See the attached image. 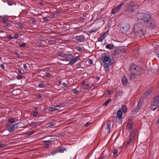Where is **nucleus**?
<instances>
[{
	"label": "nucleus",
	"instance_id": "obj_1",
	"mask_svg": "<svg viewBox=\"0 0 159 159\" xmlns=\"http://www.w3.org/2000/svg\"><path fill=\"white\" fill-rule=\"evenodd\" d=\"M101 61L103 65L105 70L106 72L109 70V66H111L113 62V60L111 56L105 53L101 55Z\"/></svg>",
	"mask_w": 159,
	"mask_h": 159
},
{
	"label": "nucleus",
	"instance_id": "obj_2",
	"mask_svg": "<svg viewBox=\"0 0 159 159\" xmlns=\"http://www.w3.org/2000/svg\"><path fill=\"white\" fill-rule=\"evenodd\" d=\"M137 20L139 22H144L145 25L148 23L151 18L150 15L148 14L138 13L136 15Z\"/></svg>",
	"mask_w": 159,
	"mask_h": 159
},
{
	"label": "nucleus",
	"instance_id": "obj_3",
	"mask_svg": "<svg viewBox=\"0 0 159 159\" xmlns=\"http://www.w3.org/2000/svg\"><path fill=\"white\" fill-rule=\"evenodd\" d=\"M57 54L58 56L64 57V60L67 61H70L73 58V56L71 54H67L63 52H58Z\"/></svg>",
	"mask_w": 159,
	"mask_h": 159
},
{
	"label": "nucleus",
	"instance_id": "obj_4",
	"mask_svg": "<svg viewBox=\"0 0 159 159\" xmlns=\"http://www.w3.org/2000/svg\"><path fill=\"white\" fill-rule=\"evenodd\" d=\"M139 70V67L134 63L131 64L129 67V71L131 73H137Z\"/></svg>",
	"mask_w": 159,
	"mask_h": 159
},
{
	"label": "nucleus",
	"instance_id": "obj_5",
	"mask_svg": "<svg viewBox=\"0 0 159 159\" xmlns=\"http://www.w3.org/2000/svg\"><path fill=\"white\" fill-rule=\"evenodd\" d=\"M130 25L128 23H125L122 26L121 30L123 33H126L130 29Z\"/></svg>",
	"mask_w": 159,
	"mask_h": 159
},
{
	"label": "nucleus",
	"instance_id": "obj_6",
	"mask_svg": "<svg viewBox=\"0 0 159 159\" xmlns=\"http://www.w3.org/2000/svg\"><path fill=\"white\" fill-rule=\"evenodd\" d=\"M124 4V3H122L120 4H119L116 7L113 8L111 12V14H114L118 12L121 9V7Z\"/></svg>",
	"mask_w": 159,
	"mask_h": 159
},
{
	"label": "nucleus",
	"instance_id": "obj_7",
	"mask_svg": "<svg viewBox=\"0 0 159 159\" xmlns=\"http://www.w3.org/2000/svg\"><path fill=\"white\" fill-rule=\"evenodd\" d=\"M144 27L142 24L141 23L135 24L134 25V30L135 34L137 32H138L142 28Z\"/></svg>",
	"mask_w": 159,
	"mask_h": 159
},
{
	"label": "nucleus",
	"instance_id": "obj_8",
	"mask_svg": "<svg viewBox=\"0 0 159 159\" xmlns=\"http://www.w3.org/2000/svg\"><path fill=\"white\" fill-rule=\"evenodd\" d=\"M145 27L142 28L138 32L135 33L136 35L138 37H141L144 35L145 32Z\"/></svg>",
	"mask_w": 159,
	"mask_h": 159
},
{
	"label": "nucleus",
	"instance_id": "obj_9",
	"mask_svg": "<svg viewBox=\"0 0 159 159\" xmlns=\"http://www.w3.org/2000/svg\"><path fill=\"white\" fill-rule=\"evenodd\" d=\"M159 104V95L156 96L153 98L152 105L156 106Z\"/></svg>",
	"mask_w": 159,
	"mask_h": 159
},
{
	"label": "nucleus",
	"instance_id": "obj_10",
	"mask_svg": "<svg viewBox=\"0 0 159 159\" xmlns=\"http://www.w3.org/2000/svg\"><path fill=\"white\" fill-rule=\"evenodd\" d=\"M146 25L148 27L151 29H153L156 27V25L155 22L153 21H150Z\"/></svg>",
	"mask_w": 159,
	"mask_h": 159
},
{
	"label": "nucleus",
	"instance_id": "obj_11",
	"mask_svg": "<svg viewBox=\"0 0 159 159\" xmlns=\"http://www.w3.org/2000/svg\"><path fill=\"white\" fill-rule=\"evenodd\" d=\"M129 138V139L128 141L130 143L131 145H132L134 142L135 138V134L133 132H132L131 133Z\"/></svg>",
	"mask_w": 159,
	"mask_h": 159
},
{
	"label": "nucleus",
	"instance_id": "obj_12",
	"mask_svg": "<svg viewBox=\"0 0 159 159\" xmlns=\"http://www.w3.org/2000/svg\"><path fill=\"white\" fill-rule=\"evenodd\" d=\"M112 117L113 118L112 119L113 121L115 122H117L119 123H122V119L123 118H119L118 117V116H112Z\"/></svg>",
	"mask_w": 159,
	"mask_h": 159
},
{
	"label": "nucleus",
	"instance_id": "obj_13",
	"mask_svg": "<svg viewBox=\"0 0 159 159\" xmlns=\"http://www.w3.org/2000/svg\"><path fill=\"white\" fill-rule=\"evenodd\" d=\"M153 89V87H152L149 88L143 94L144 97H147L149 96L152 93Z\"/></svg>",
	"mask_w": 159,
	"mask_h": 159
},
{
	"label": "nucleus",
	"instance_id": "obj_14",
	"mask_svg": "<svg viewBox=\"0 0 159 159\" xmlns=\"http://www.w3.org/2000/svg\"><path fill=\"white\" fill-rule=\"evenodd\" d=\"M121 81L123 85L125 87L127 86L129 83L127 79L125 76L123 77Z\"/></svg>",
	"mask_w": 159,
	"mask_h": 159
},
{
	"label": "nucleus",
	"instance_id": "obj_15",
	"mask_svg": "<svg viewBox=\"0 0 159 159\" xmlns=\"http://www.w3.org/2000/svg\"><path fill=\"white\" fill-rule=\"evenodd\" d=\"M75 38L79 42H82L84 40V37L83 35H80L76 36Z\"/></svg>",
	"mask_w": 159,
	"mask_h": 159
},
{
	"label": "nucleus",
	"instance_id": "obj_16",
	"mask_svg": "<svg viewBox=\"0 0 159 159\" xmlns=\"http://www.w3.org/2000/svg\"><path fill=\"white\" fill-rule=\"evenodd\" d=\"M137 74V73L134 74L133 73H131V74L129 75V80H134L136 78Z\"/></svg>",
	"mask_w": 159,
	"mask_h": 159
},
{
	"label": "nucleus",
	"instance_id": "obj_17",
	"mask_svg": "<svg viewBox=\"0 0 159 159\" xmlns=\"http://www.w3.org/2000/svg\"><path fill=\"white\" fill-rule=\"evenodd\" d=\"M80 59V58L79 56L75 57V58L72 60H71V61H70L68 64L70 65H73L74 64L77 62L78 60Z\"/></svg>",
	"mask_w": 159,
	"mask_h": 159
},
{
	"label": "nucleus",
	"instance_id": "obj_18",
	"mask_svg": "<svg viewBox=\"0 0 159 159\" xmlns=\"http://www.w3.org/2000/svg\"><path fill=\"white\" fill-rule=\"evenodd\" d=\"M133 123L132 121L129 120L126 126V129H132L133 126Z\"/></svg>",
	"mask_w": 159,
	"mask_h": 159
},
{
	"label": "nucleus",
	"instance_id": "obj_19",
	"mask_svg": "<svg viewBox=\"0 0 159 159\" xmlns=\"http://www.w3.org/2000/svg\"><path fill=\"white\" fill-rule=\"evenodd\" d=\"M66 149L63 147L59 146L58 148V152L59 153H63L65 151H66Z\"/></svg>",
	"mask_w": 159,
	"mask_h": 159
},
{
	"label": "nucleus",
	"instance_id": "obj_20",
	"mask_svg": "<svg viewBox=\"0 0 159 159\" xmlns=\"http://www.w3.org/2000/svg\"><path fill=\"white\" fill-rule=\"evenodd\" d=\"M123 113L122 112L121 110L120 109H118L117 111V116L119 117V118H123L122 115Z\"/></svg>",
	"mask_w": 159,
	"mask_h": 159
},
{
	"label": "nucleus",
	"instance_id": "obj_21",
	"mask_svg": "<svg viewBox=\"0 0 159 159\" xmlns=\"http://www.w3.org/2000/svg\"><path fill=\"white\" fill-rule=\"evenodd\" d=\"M119 109H120L122 112L123 113H125L127 111V108L126 106L125 105H122L121 108H120Z\"/></svg>",
	"mask_w": 159,
	"mask_h": 159
},
{
	"label": "nucleus",
	"instance_id": "obj_22",
	"mask_svg": "<svg viewBox=\"0 0 159 159\" xmlns=\"http://www.w3.org/2000/svg\"><path fill=\"white\" fill-rule=\"evenodd\" d=\"M17 126L16 127L13 125L12 126H10V127L7 129V130L9 132H11L13 131L15 129H17Z\"/></svg>",
	"mask_w": 159,
	"mask_h": 159
},
{
	"label": "nucleus",
	"instance_id": "obj_23",
	"mask_svg": "<svg viewBox=\"0 0 159 159\" xmlns=\"http://www.w3.org/2000/svg\"><path fill=\"white\" fill-rule=\"evenodd\" d=\"M38 124V126H40L41 124L42 123L40 122H31L30 123V126H33L34 127H36V125Z\"/></svg>",
	"mask_w": 159,
	"mask_h": 159
},
{
	"label": "nucleus",
	"instance_id": "obj_24",
	"mask_svg": "<svg viewBox=\"0 0 159 159\" xmlns=\"http://www.w3.org/2000/svg\"><path fill=\"white\" fill-rule=\"evenodd\" d=\"M51 142L49 141H45L43 142V145L45 146V147L48 148L49 147V143Z\"/></svg>",
	"mask_w": 159,
	"mask_h": 159
},
{
	"label": "nucleus",
	"instance_id": "obj_25",
	"mask_svg": "<svg viewBox=\"0 0 159 159\" xmlns=\"http://www.w3.org/2000/svg\"><path fill=\"white\" fill-rule=\"evenodd\" d=\"M123 92L122 91H117L116 93V96L117 98L122 96Z\"/></svg>",
	"mask_w": 159,
	"mask_h": 159
},
{
	"label": "nucleus",
	"instance_id": "obj_26",
	"mask_svg": "<svg viewBox=\"0 0 159 159\" xmlns=\"http://www.w3.org/2000/svg\"><path fill=\"white\" fill-rule=\"evenodd\" d=\"M136 6V4L135 3V2L134 1H132L130 2H129L128 7H135Z\"/></svg>",
	"mask_w": 159,
	"mask_h": 159
},
{
	"label": "nucleus",
	"instance_id": "obj_27",
	"mask_svg": "<svg viewBox=\"0 0 159 159\" xmlns=\"http://www.w3.org/2000/svg\"><path fill=\"white\" fill-rule=\"evenodd\" d=\"M114 47V45L112 44H107L106 46V48L109 49H112Z\"/></svg>",
	"mask_w": 159,
	"mask_h": 159
},
{
	"label": "nucleus",
	"instance_id": "obj_28",
	"mask_svg": "<svg viewBox=\"0 0 159 159\" xmlns=\"http://www.w3.org/2000/svg\"><path fill=\"white\" fill-rule=\"evenodd\" d=\"M111 123L110 121H108L107 123L106 129L108 131H110V126Z\"/></svg>",
	"mask_w": 159,
	"mask_h": 159
},
{
	"label": "nucleus",
	"instance_id": "obj_29",
	"mask_svg": "<svg viewBox=\"0 0 159 159\" xmlns=\"http://www.w3.org/2000/svg\"><path fill=\"white\" fill-rule=\"evenodd\" d=\"M111 101V99L109 98L102 105L103 106H106Z\"/></svg>",
	"mask_w": 159,
	"mask_h": 159
},
{
	"label": "nucleus",
	"instance_id": "obj_30",
	"mask_svg": "<svg viewBox=\"0 0 159 159\" xmlns=\"http://www.w3.org/2000/svg\"><path fill=\"white\" fill-rule=\"evenodd\" d=\"M34 133V131L33 130L27 131L25 133V134L27 135L30 136L33 134Z\"/></svg>",
	"mask_w": 159,
	"mask_h": 159
},
{
	"label": "nucleus",
	"instance_id": "obj_31",
	"mask_svg": "<svg viewBox=\"0 0 159 159\" xmlns=\"http://www.w3.org/2000/svg\"><path fill=\"white\" fill-rule=\"evenodd\" d=\"M118 49H115L112 52V54L114 55H116L118 53Z\"/></svg>",
	"mask_w": 159,
	"mask_h": 159
},
{
	"label": "nucleus",
	"instance_id": "obj_32",
	"mask_svg": "<svg viewBox=\"0 0 159 159\" xmlns=\"http://www.w3.org/2000/svg\"><path fill=\"white\" fill-rule=\"evenodd\" d=\"M155 55L159 58V48H157L156 51L155 52Z\"/></svg>",
	"mask_w": 159,
	"mask_h": 159
},
{
	"label": "nucleus",
	"instance_id": "obj_33",
	"mask_svg": "<svg viewBox=\"0 0 159 159\" xmlns=\"http://www.w3.org/2000/svg\"><path fill=\"white\" fill-rule=\"evenodd\" d=\"M17 25L18 26L20 29H23L25 28V26L22 23H19L17 24Z\"/></svg>",
	"mask_w": 159,
	"mask_h": 159
},
{
	"label": "nucleus",
	"instance_id": "obj_34",
	"mask_svg": "<svg viewBox=\"0 0 159 159\" xmlns=\"http://www.w3.org/2000/svg\"><path fill=\"white\" fill-rule=\"evenodd\" d=\"M58 152V150H56L54 151L51 152V153H50V154H49V155H54L56 153H57Z\"/></svg>",
	"mask_w": 159,
	"mask_h": 159
},
{
	"label": "nucleus",
	"instance_id": "obj_35",
	"mask_svg": "<svg viewBox=\"0 0 159 159\" xmlns=\"http://www.w3.org/2000/svg\"><path fill=\"white\" fill-rule=\"evenodd\" d=\"M104 39V37L101 35L98 38V42H102Z\"/></svg>",
	"mask_w": 159,
	"mask_h": 159
},
{
	"label": "nucleus",
	"instance_id": "obj_36",
	"mask_svg": "<svg viewBox=\"0 0 159 159\" xmlns=\"http://www.w3.org/2000/svg\"><path fill=\"white\" fill-rule=\"evenodd\" d=\"M8 121L10 123H14L15 122V119L14 118H10Z\"/></svg>",
	"mask_w": 159,
	"mask_h": 159
},
{
	"label": "nucleus",
	"instance_id": "obj_37",
	"mask_svg": "<svg viewBox=\"0 0 159 159\" xmlns=\"http://www.w3.org/2000/svg\"><path fill=\"white\" fill-rule=\"evenodd\" d=\"M113 156L114 157H116L118 156V151L117 150H114L113 152Z\"/></svg>",
	"mask_w": 159,
	"mask_h": 159
},
{
	"label": "nucleus",
	"instance_id": "obj_38",
	"mask_svg": "<svg viewBox=\"0 0 159 159\" xmlns=\"http://www.w3.org/2000/svg\"><path fill=\"white\" fill-rule=\"evenodd\" d=\"M23 77V76L22 75H18L16 78L18 80H20L22 79Z\"/></svg>",
	"mask_w": 159,
	"mask_h": 159
},
{
	"label": "nucleus",
	"instance_id": "obj_39",
	"mask_svg": "<svg viewBox=\"0 0 159 159\" xmlns=\"http://www.w3.org/2000/svg\"><path fill=\"white\" fill-rule=\"evenodd\" d=\"M48 125L49 126H54L56 125V123L54 122H52L48 123Z\"/></svg>",
	"mask_w": 159,
	"mask_h": 159
},
{
	"label": "nucleus",
	"instance_id": "obj_40",
	"mask_svg": "<svg viewBox=\"0 0 159 159\" xmlns=\"http://www.w3.org/2000/svg\"><path fill=\"white\" fill-rule=\"evenodd\" d=\"M45 86V84L44 83H43L41 84H38V87H39L41 88Z\"/></svg>",
	"mask_w": 159,
	"mask_h": 159
},
{
	"label": "nucleus",
	"instance_id": "obj_41",
	"mask_svg": "<svg viewBox=\"0 0 159 159\" xmlns=\"http://www.w3.org/2000/svg\"><path fill=\"white\" fill-rule=\"evenodd\" d=\"M4 27H10L11 26V24L9 23H5L3 24Z\"/></svg>",
	"mask_w": 159,
	"mask_h": 159
},
{
	"label": "nucleus",
	"instance_id": "obj_42",
	"mask_svg": "<svg viewBox=\"0 0 159 159\" xmlns=\"http://www.w3.org/2000/svg\"><path fill=\"white\" fill-rule=\"evenodd\" d=\"M49 111H52L55 110H56L55 109V107H50L49 109Z\"/></svg>",
	"mask_w": 159,
	"mask_h": 159
},
{
	"label": "nucleus",
	"instance_id": "obj_43",
	"mask_svg": "<svg viewBox=\"0 0 159 159\" xmlns=\"http://www.w3.org/2000/svg\"><path fill=\"white\" fill-rule=\"evenodd\" d=\"M120 52H121L124 53L126 52L125 50L123 48H121L120 49Z\"/></svg>",
	"mask_w": 159,
	"mask_h": 159
},
{
	"label": "nucleus",
	"instance_id": "obj_44",
	"mask_svg": "<svg viewBox=\"0 0 159 159\" xmlns=\"http://www.w3.org/2000/svg\"><path fill=\"white\" fill-rule=\"evenodd\" d=\"M38 114V112L36 111H34L33 113V116L34 117H36Z\"/></svg>",
	"mask_w": 159,
	"mask_h": 159
},
{
	"label": "nucleus",
	"instance_id": "obj_45",
	"mask_svg": "<svg viewBox=\"0 0 159 159\" xmlns=\"http://www.w3.org/2000/svg\"><path fill=\"white\" fill-rule=\"evenodd\" d=\"M25 45H26V43H23L21 44H20L19 45V46L20 47H24L25 46Z\"/></svg>",
	"mask_w": 159,
	"mask_h": 159
},
{
	"label": "nucleus",
	"instance_id": "obj_46",
	"mask_svg": "<svg viewBox=\"0 0 159 159\" xmlns=\"http://www.w3.org/2000/svg\"><path fill=\"white\" fill-rule=\"evenodd\" d=\"M61 106H60L57 105L55 106V108L56 110H59L61 108Z\"/></svg>",
	"mask_w": 159,
	"mask_h": 159
},
{
	"label": "nucleus",
	"instance_id": "obj_47",
	"mask_svg": "<svg viewBox=\"0 0 159 159\" xmlns=\"http://www.w3.org/2000/svg\"><path fill=\"white\" fill-rule=\"evenodd\" d=\"M19 37V35L18 34H15L13 36V39H16L18 38Z\"/></svg>",
	"mask_w": 159,
	"mask_h": 159
},
{
	"label": "nucleus",
	"instance_id": "obj_48",
	"mask_svg": "<svg viewBox=\"0 0 159 159\" xmlns=\"http://www.w3.org/2000/svg\"><path fill=\"white\" fill-rule=\"evenodd\" d=\"M89 63L90 64H92L93 63V61L91 59H89L88 60Z\"/></svg>",
	"mask_w": 159,
	"mask_h": 159
},
{
	"label": "nucleus",
	"instance_id": "obj_49",
	"mask_svg": "<svg viewBox=\"0 0 159 159\" xmlns=\"http://www.w3.org/2000/svg\"><path fill=\"white\" fill-rule=\"evenodd\" d=\"M113 92V91L112 90H110L108 91L107 92V93L108 95H110L111 93H112Z\"/></svg>",
	"mask_w": 159,
	"mask_h": 159
},
{
	"label": "nucleus",
	"instance_id": "obj_50",
	"mask_svg": "<svg viewBox=\"0 0 159 159\" xmlns=\"http://www.w3.org/2000/svg\"><path fill=\"white\" fill-rule=\"evenodd\" d=\"M129 145H131L130 143L129 142V141H127L125 145V148H127Z\"/></svg>",
	"mask_w": 159,
	"mask_h": 159
},
{
	"label": "nucleus",
	"instance_id": "obj_51",
	"mask_svg": "<svg viewBox=\"0 0 159 159\" xmlns=\"http://www.w3.org/2000/svg\"><path fill=\"white\" fill-rule=\"evenodd\" d=\"M90 124H91L90 122L88 121L86 123V124L84 125V126L88 127Z\"/></svg>",
	"mask_w": 159,
	"mask_h": 159
},
{
	"label": "nucleus",
	"instance_id": "obj_52",
	"mask_svg": "<svg viewBox=\"0 0 159 159\" xmlns=\"http://www.w3.org/2000/svg\"><path fill=\"white\" fill-rule=\"evenodd\" d=\"M43 19L45 22H47L49 20L46 17H45L43 18Z\"/></svg>",
	"mask_w": 159,
	"mask_h": 159
},
{
	"label": "nucleus",
	"instance_id": "obj_53",
	"mask_svg": "<svg viewBox=\"0 0 159 159\" xmlns=\"http://www.w3.org/2000/svg\"><path fill=\"white\" fill-rule=\"evenodd\" d=\"M6 145V144H2L0 145V148H3L5 147Z\"/></svg>",
	"mask_w": 159,
	"mask_h": 159
},
{
	"label": "nucleus",
	"instance_id": "obj_54",
	"mask_svg": "<svg viewBox=\"0 0 159 159\" xmlns=\"http://www.w3.org/2000/svg\"><path fill=\"white\" fill-rule=\"evenodd\" d=\"M7 3L9 6H11L13 5V3L11 1H7Z\"/></svg>",
	"mask_w": 159,
	"mask_h": 159
},
{
	"label": "nucleus",
	"instance_id": "obj_55",
	"mask_svg": "<svg viewBox=\"0 0 159 159\" xmlns=\"http://www.w3.org/2000/svg\"><path fill=\"white\" fill-rule=\"evenodd\" d=\"M24 68L26 70H28V67H27V66L26 65V64H24Z\"/></svg>",
	"mask_w": 159,
	"mask_h": 159
},
{
	"label": "nucleus",
	"instance_id": "obj_56",
	"mask_svg": "<svg viewBox=\"0 0 159 159\" xmlns=\"http://www.w3.org/2000/svg\"><path fill=\"white\" fill-rule=\"evenodd\" d=\"M13 39V37L11 36V34L10 35L7 37V39Z\"/></svg>",
	"mask_w": 159,
	"mask_h": 159
},
{
	"label": "nucleus",
	"instance_id": "obj_57",
	"mask_svg": "<svg viewBox=\"0 0 159 159\" xmlns=\"http://www.w3.org/2000/svg\"><path fill=\"white\" fill-rule=\"evenodd\" d=\"M73 93L75 94H77L78 93V90L76 89H75L73 90Z\"/></svg>",
	"mask_w": 159,
	"mask_h": 159
},
{
	"label": "nucleus",
	"instance_id": "obj_58",
	"mask_svg": "<svg viewBox=\"0 0 159 159\" xmlns=\"http://www.w3.org/2000/svg\"><path fill=\"white\" fill-rule=\"evenodd\" d=\"M15 54L17 57H20V54L18 53V52H15Z\"/></svg>",
	"mask_w": 159,
	"mask_h": 159
},
{
	"label": "nucleus",
	"instance_id": "obj_59",
	"mask_svg": "<svg viewBox=\"0 0 159 159\" xmlns=\"http://www.w3.org/2000/svg\"><path fill=\"white\" fill-rule=\"evenodd\" d=\"M18 73H19V74H24V73H22V71H21V69H19L18 70Z\"/></svg>",
	"mask_w": 159,
	"mask_h": 159
},
{
	"label": "nucleus",
	"instance_id": "obj_60",
	"mask_svg": "<svg viewBox=\"0 0 159 159\" xmlns=\"http://www.w3.org/2000/svg\"><path fill=\"white\" fill-rule=\"evenodd\" d=\"M107 34V32H105L103 34H102L101 35H102L103 37H104V38L106 37L107 35L106 34Z\"/></svg>",
	"mask_w": 159,
	"mask_h": 159
},
{
	"label": "nucleus",
	"instance_id": "obj_61",
	"mask_svg": "<svg viewBox=\"0 0 159 159\" xmlns=\"http://www.w3.org/2000/svg\"><path fill=\"white\" fill-rule=\"evenodd\" d=\"M7 18H4L3 19L2 21L3 23H5L6 22H7Z\"/></svg>",
	"mask_w": 159,
	"mask_h": 159
},
{
	"label": "nucleus",
	"instance_id": "obj_62",
	"mask_svg": "<svg viewBox=\"0 0 159 159\" xmlns=\"http://www.w3.org/2000/svg\"><path fill=\"white\" fill-rule=\"evenodd\" d=\"M51 75L50 73H48L46 74V77L48 78L50 77L51 76Z\"/></svg>",
	"mask_w": 159,
	"mask_h": 159
},
{
	"label": "nucleus",
	"instance_id": "obj_63",
	"mask_svg": "<svg viewBox=\"0 0 159 159\" xmlns=\"http://www.w3.org/2000/svg\"><path fill=\"white\" fill-rule=\"evenodd\" d=\"M1 67L3 70L5 69V66L3 64H2L1 65Z\"/></svg>",
	"mask_w": 159,
	"mask_h": 159
},
{
	"label": "nucleus",
	"instance_id": "obj_64",
	"mask_svg": "<svg viewBox=\"0 0 159 159\" xmlns=\"http://www.w3.org/2000/svg\"><path fill=\"white\" fill-rule=\"evenodd\" d=\"M157 106H156V107H155L154 108H152V111H155L157 109Z\"/></svg>",
	"mask_w": 159,
	"mask_h": 159
}]
</instances>
